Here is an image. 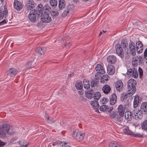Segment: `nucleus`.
<instances>
[{
    "instance_id": "f257e3e1",
    "label": "nucleus",
    "mask_w": 147,
    "mask_h": 147,
    "mask_svg": "<svg viewBox=\"0 0 147 147\" xmlns=\"http://www.w3.org/2000/svg\"><path fill=\"white\" fill-rule=\"evenodd\" d=\"M14 132L8 124L2 125L0 127V138H4L7 137V134L13 135Z\"/></svg>"
},
{
    "instance_id": "f03ea898",
    "label": "nucleus",
    "mask_w": 147,
    "mask_h": 147,
    "mask_svg": "<svg viewBox=\"0 0 147 147\" xmlns=\"http://www.w3.org/2000/svg\"><path fill=\"white\" fill-rule=\"evenodd\" d=\"M127 107L126 105L124 107L122 105H120L118 107V112L119 114V116H118L116 119V122L119 124L123 121V118L125 110Z\"/></svg>"
},
{
    "instance_id": "7ed1b4c3",
    "label": "nucleus",
    "mask_w": 147,
    "mask_h": 147,
    "mask_svg": "<svg viewBox=\"0 0 147 147\" xmlns=\"http://www.w3.org/2000/svg\"><path fill=\"white\" fill-rule=\"evenodd\" d=\"M136 84V81L134 79H131L129 80L127 82V93L128 94H133L136 91L135 85Z\"/></svg>"
},
{
    "instance_id": "20e7f679",
    "label": "nucleus",
    "mask_w": 147,
    "mask_h": 147,
    "mask_svg": "<svg viewBox=\"0 0 147 147\" xmlns=\"http://www.w3.org/2000/svg\"><path fill=\"white\" fill-rule=\"evenodd\" d=\"M129 47L130 51L127 50L125 52L127 54L131 53L132 55L135 56L136 54V47L135 43L131 40L129 43Z\"/></svg>"
},
{
    "instance_id": "39448f33",
    "label": "nucleus",
    "mask_w": 147,
    "mask_h": 147,
    "mask_svg": "<svg viewBox=\"0 0 147 147\" xmlns=\"http://www.w3.org/2000/svg\"><path fill=\"white\" fill-rule=\"evenodd\" d=\"M115 48L116 53L122 59L123 58L124 52L121 45L119 43L115 45Z\"/></svg>"
},
{
    "instance_id": "423d86ee",
    "label": "nucleus",
    "mask_w": 147,
    "mask_h": 147,
    "mask_svg": "<svg viewBox=\"0 0 147 147\" xmlns=\"http://www.w3.org/2000/svg\"><path fill=\"white\" fill-rule=\"evenodd\" d=\"M85 134L80 131L77 129L73 133V137L75 139L79 140H83L84 138Z\"/></svg>"
},
{
    "instance_id": "0eeeda50",
    "label": "nucleus",
    "mask_w": 147,
    "mask_h": 147,
    "mask_svg": "<svg viewBox=\"0 0 147 147\" xmlns=\"http://www.w3.org/2000/svg\"><path fill=\"white\" fill-rule=\"evenodd\" d=\"M37 16V18L40 17V14L38 13H37V11L35 9L32 10L29 13L28 15V18L32 22H34L36 20V18Z\"/></svg>"
},
{
    "instance_id": "6e6552de",
    "label": "nucleus",
    "mask_w": 147,
    "mask_h": 147,
    "mask_svg": "<svg viewBox=\"0 0 147 147\" xmlns=\"http://www.w3.org/2000/svg\"><path fill=\"white\" fill-rule=\"evenodd\" d=\"M127 75L134 78H137L138 76V73L137 71V69L135 67H133L128 69L127 71Z\"/></svg>"
},
{
    "instance_id": "1a4fd4ad",
    "label": "nucleus",
    "mask_w": 147,
    "mask_h": 147,
    "mask_svg": "<svg viewBox=\"0 0 147 147\" xmlns=\"http://www.w3.org/2000/svg\"><path fill=\"white\" fill-rule=\"evenodd\" d=\"M134 113L133 117L136 120L140 119L142 118L143 115L144 114L143 112L140 110H137L136 109H135L132 111Z\"/></svg>"
},
{
    "instance_id": "9d476101",
    "label": "nucleus",
    "mask_w": 147,
    "mask_h": 147,
    "mask_svg": "<svg viewBox=\"0 0 147 147\" xmlns=\"http://www.w3.org/2000/svg\"><path fill=\"white\" fill-rule=\"evenodd\" d=\"M73 8V6L71 4L68 5L63 13L62 14V16L63 17H65L69 16L71 13Z\"/></svg>"
},
{
    "instance_id": "9b49d317",
    "label": "nucleus",
    "mask_w": 147,
    "mask_h": 147,
    "mask_svg": "<svg viewBox=\"0 0 147 147\" xmlns=\"http://www.w3.org/2000/svg\"><path fill=\"white\" fill-rule=\"evenodd\" d=\"M41 16L42 17L41 18V20L43 22L48 23L51 21L52 19L50 13H46V12L45 11L43 15H41Z\"/></svg>"
},
{
    "instance_id": "f8f14e48",
    "label": "nucleus",
    "mask_w": 147,
    "mask_h": 147,
    "mask_svg": "<svg viewBox=\"0 0 147 147\" xmlns=\"http://www.w3.org/2000/svg\"><path fill=\"white\" fill-rule=\"evenodd\" d=\"M26 6L25 12L27 13L29 11L31 10L34 7V2L33 1H28Z\"/></svg>"
},
{
    "instance_id": "ddd939ff",
    "label": "nucleus",
    "mask_w": 147,
    "mask_h": 147,
    "mask_svg": "<svg viewBox=\"0 0 147 147\" xmlns=\"http://www.w3.org/2000/svg\"><path fill=\"white\" fill-rule=\"evenodd\" d=\"M14 8L18 11L21 10L23 8V5L20 1L17 0H15L13 3Z\"/></svg>"
},
{
    "instance_id": "4468645a",
    "label": "nucleus",
    "mask_w": 147,
    "mask_h": 147,
    "mask_svg": "<svg viewBox=\"0 0 147 147\" xmlns=\"http://www.w3.org/2000/svg\"><path fill=\"white\" fill-rule=\"evenodd\" d=\"M8 14V10L7 8V5L5 4L4 6V9L3 11L0 10V20L3 19L4 18H6Z\"/></svg>"
},
{
    "instance_id": "2eb2a0df",
    "label": "nucleus",
    "mask_w": 147,
    "mask_h": 147,
    "mask_svg": "<svg viewBox=\"0 0 147 147\" xmlns=\"http://www.w3.org/2000/svg\"><path fill=\"white\" fill-rule=\"evenodd\" d=\"M110 104L111 105L115 104L117 100V96L116 94L114 93L111 94L109 97Z\"/></svg>"
},
{
    "instance_id": "dca6fc26",
    "label": "nucleus",
    "mask_w": 147,
    "mask_h": 147,
    "mask_svg": "<svg viewBox=\"0 0 147 147\" xmlns=\"http://www.w3.org/2000/svg\"><path fill=\"white\" fill-rule=\"evenodd\" d=\"M108 62L110 64L115 63L117 61V59L116 56L114 55H110L108 56L107 59Z\"/></svg>"
},
{
    "instance_id": "f3484780",
    "label": "nucleus",
    "mask_w": 147,
    "mask_h": 147,
    "mask_svg": "<svg viewBox=\"0 0 147 147\" xmlns=\"http://www.w3.org/2000/svg\"><path fill=\"white\" fill-rule=\"evenodd\" d=\"M115 86L116 90L120 92L123 90V88L122 82L121 81H117L115 84Z\"/></svg>"
},
{
    "instance_id": "a211bd4d",
    "label": "nucleus",
    "mask_w": 147,
    "mask_h": 147,
    "mask_svg": "<svg viewBox=\"0 0 147 147\" xmlns=\"http://www.w3.org/2000/svg\"><path fill=\"white\" fill-rule=\"evenodd\" d=\"M140 110L143 112L144 115L147 114V102H143L142 103Z\"/></svg>"
},
{
    "instance_id": "6ab92c4d",
    "label": "nucleus",
    "mask_w": 147,
    "mask_h": 147,
    "mask_svg": "<svg viewBox=\"0 0 147 147\" xmlns=\"http://www.w3.org/2000/svg\"><path fill=\"white\" fill-rule=\"evenodd\" d=\"M107 70L108 74L110 75H112L114 74L115 71L114 67L112 65H109L107 68Z\"/></svg>"
},
{
    "instance_id": "aec40b11",
    "label": "nucleus",
    "mask_w": 147,
    "mask_h": 147,
    "mask_svg": "<svg viewBox=\"0 0 147 147\" xmlns=\"http://www.w3.org/2000/svg\"><path fill=\"white\" fill-rule=\"evenodd\" d=\"M91 105L95 110V111L96 112H99L98 107H99V103L98 102L95 100L94 101H92L91 102Z\"/></svg>"
},
{
    "instance_id": "412c9836",
    "label": "nucleus",
    "mask_w": 147,
    "mask_h": 147,
    "mask_svg": "<svg viewBox=\"0 0 147 147\" xmlns=\"http://www.w3.org/2000/svg\"><path fill=\"white\" fill-rule=\"evenodd\" d=\"M109 147H124L120 143L115 141L110 142L109 144Z\"/></svg>"
},
{
    "instance_id": "4be33fe9",
    "label": "nucleus",
    "mask_w": 147,
    "mask_h": 147,
    "mask_svg": "<svg viewBox=\"0 0 147 147\" xmlns=\"http://www.w3.org/2000/svg\"><path fill=\"white\" fill-rule=\"evenodd\" d=\"M94 93V91L92 89H91L87 91H86L85 92L86 96L89 99H91L93 97Z\"/></svg>"
},
{
    "instance_id": "5701e85b",
    "label": "nucleus",
    "mask_w": 147,
    "mask_h": 147,
    "mask_svg": "<svg viewBox=\"0 0 147 147\" xmlns=\"http://www.w3.org/2000/svg\"><path fill=\"white\" fill-rule=\"evenodd\" d=\"M102 90L104 93L108 94L110 92L111 90V88L109 85L106 84L102 87Z\"/></svg>"
},
{
    "instance_id": "b1692460",
    "label": "nucleus",
    "mask_w": 147,
    "mask_h": 147,
    "mask_svg": "<svg viewBox=\"0 0 147 147\" xmlns=\"http://www.w3.org/2000/svg\"><path fill=\"white\" fill-rule=\"evenodd\" d=\"M120 45H121L122 47L125 50L126 49H129V44L128 45V42L126 39H124L122 40Z\"/></svg>"
},
{
    "instance_id": "393cba45",
    "label": "nucleus",
    "mask_w": 147,
    "mask_h": 147,
    "mask_svg": "<svg viewBox=\"0 0 147 147\" xmlns=\"http://www.w3.org/2000/svg\"><path fill=\"white\" fill-rule=\"evenodd\" d=\"M37 13H38L40 14V16H41L42 15L43 12L44 11L43 6L41 4H39L37 6L36 8Z\"/></svg>"
},
{
    "instance_id": "a878e982",
    "label": "nucleus",
    "mask_w": 147,
    "mask_h": 147,
    "mask_svg": "<svg viewBox=\"0 0 147 147\" xmlns=\"http://www.w3.org/2000/svg\"><path fill=\"white\" fill-rule=\"evenodd\" d=\"M99 79L98 77H96L92 80V81L90 82L91 87H93L98 86V84L99 82Z\"/></svg>"
},
{
    "instance_id": "bb28decb",
    "label": "nucleus",
    "mask_w": 147,
    "mask_h": 147,
    "mask_svg": "<svg viewBox=\"0 0 147 147\" xmlns=\"http://www.w3.org/2000/svg\"><path fill=\"white\" fill-rule=\"evenodd\" d=\"M134 114L131 112H125V119L128 121H130L131 119V117H133Z\"/></svg>"
},
{
    "instance_id": "cd10ccee",
    "label": "nucleus",
    "mask_w": 147,
    "mask_h": 147,
    "mask_svg": "<svg viewBox=\"0 0 147 147\" xmlns=\"http://www.w3.org/2000/svg\"><path fill=\"white\" fill-rule=\"evenodd\" d=\"M45 51L46 48L43 47H38L35 50L36 52L40 55L43 54L45 52Z\"/></svg>"
},
{
    "instance_id": "c85d7f7f",
    "label": "nucleus",
    "mask_w": 147,
    "mask_h": 147,
    "mask_svg": "<svg viewBox=\"0 0 147 147\" xmlns=\"http://www.w3.org/2000/svg\"><path fill=\"white\" fill-rule=\"evenodd\" d=\"M66 3L64 0H59V8L60 10L63 9L65 7Z\"/></svg>"
},
{
    "instance_id": "c756f323",
    "label": "nucleus",
    "mask_w": 147,
    "mask_h": 147,
    "mask_svg": "<svg viewBox=\"0 0 147 147\" xmlns=\"http://www.w3.org/2000/svg\"><path fill=\"white\" fill-rule=\"evenodd\" d=\"M18 73V71L14 68H10L8 73L11 77L15 76Z\"/></svg>"
},
{
    "instance_id": "7c9ffc66",
    "label": "nucleus",
    "mask_w": 147,
    "mask_h": 147,
    "mask_svg": "<svg viewBox=\"0 0 147 147\" xmlns=\"http://www.w3.org/2000/svg\"><path fill=\"white\" fill-rule=\"evenodd\" d=\"M43 9L44 12L46 11V13H50L51 8L48 4H46L43 6Z\"/></svg>"
},
{
    "instance_id": "2f4dec72",
    "label": "nucleus",
    "mask_w": 147,
    "mask_h": 147,
    "mask_svg": "<svg viewBox=\"0 0 147 147\" xmlns=\"http://www.w3.org/2000/svg\"><path fill=\"white\" fill-rule=\"evenodd\" d=\"M110 116L111 118H115V121H116V119L119 115L118 114V112L117 111H115L111 112L110 114Z\"/></svg>"
},
{
    "instance_id": "473e14b6",
    "label": "nucleus",
    "mask_w": 147,
    "mask_h": 147,
    "mask_svg": "<svg viewBox=\"0 0 147 147\" xmlns=\"http://www.w3.org/2000/svg\"><path fill=\"white\" fill-rule=\"evenodd\" d=\"M141 127L143 130L147 131V120H145L141 123Z\"/></svg>"
},
{
    "instance_id": "72a5a7b5",
    "label": "nucleus",
    "mask_w": 147,
    "mask_h": 147,
    "mask_svg": "<svg viewBox=\"0 0 147 147\" xmlns=\"http://www.w3.org/2000/svg\"><path fill=\"white\" fill-rule=\"evenodd\" d=\"M50 15L53 18H55L59 15V13L57 10H54L51 11L49 13Z\"/></svg>"
},
{
    "instance_id": "f704fd0d",
    "label": "nucleus",
    "mask_w": 147,
    "mask_h": 147,
    "mask_svg": "<svg viewBox=\"0 0 147 147\" xmlns=\"http://www.w3.org/2000/svg\"><path fill=\"white\" fill-rule=\"evenodd\" d=\"M123 131L124 134L127 135L132 136L133 132L130 131L127 127H125L123 129Z\"/></svg>"
},
{
    "instance_id": "c9c22d12",
    "label": "nucleus",
    "mask_w": 147,
    "mask_h": 147,
    "mask_svg": "<svg viewBox=\"0 0 147 147\" xmlns=\"http://www.w3.org/2000/svg\"><path fill=\"white\" fill-rule=\"evenodd\" d=\"M139 96H136L135 98L133 103V106L134 108H136L138 106L139 103Z\"/></svg>"
},
{
    "instance_id": "e433bc0d",
    "label": "nucleus",
    "mask_w": 147,
    "mask_h": 147,
    "mask_svg": "<svg viewBox=\"0 0 147 147\" xmlns=\"http://www.w3.org/2000/svg\"><path fill=\"white\" fill-rule=\"evenodd\" d=\"M128 94V93L127 94L125 93L121 94L120 97L121 100L123 101H124L125 99H126L129 97V96Z\"/></svg>"
},
{
    "instance_id": "4c0bfd02",
    "label": "nucleus",
    "mask_w": 147,
    "mask_h": 147,
    "mask_svg": "<svg viewBox=\"0 0 147 147\" xmlns=\"http://www.w3.org/2000/svg\"><path fill=\"white\" fill-rule=\"evenodd\" d=\"M132 63L134 67H136L138 65V60L136 59L135 57H134L132 58Z\"/></svg>"
},
{
    "instance_id": "58836bf2",
    "label": "nucleus",
    "mask_w": 147,
    "mask_h": 147,
    "mask_svg": "<svg viewBox=\"0 0 147 147\" xmlns=\"http://www.w3.org/2000/svg\"><path fill=\"white\" fill-rule=\"evenodd\" d=\"M49 3L51 6L55 7L57 5V0H50Z\"/></svg>"
},
{
    "instance_id": "ea45409f",
    "label": "nucleus",
    "mask_w": 147,
    "mask_h": 147,
    "mask_svg": "<svg viewBox=\"0 0 147 147\" xmlns=\"http://www.w3.org/2000/svg\"><path fill=\"white\" fill-rule=\"evenodd\" d=\"M105 70L103 67H102V69L98 71L97 72V73L95 75V77H98V76L100 75V74L102 75L105 74Z\"/></svg>"
},
{
    "instance_id": "a19ab883",
    "label": "nucleus",
    "mask_w": 147,
    "mask_h": 147,
    "mask_svg": "<svg viewBox=\"0 0 147 147\" xmlns=\"http://www.w3.org/2000/svg\"><path fill=\"white\" fill-rule=\"evenodd\" d=\"M83 85L84 88L87 89H88L90 87V84L89 81L84 82Z\"/></svg>"
},
{
    "instance_id": "79ce46f5",
    "label": "nucleus",
    "mask_w": 147,
    "mask_h": 147,
    "mask_svg": "<svg viewBox=\"0 0 147 147\" xmlns=\"http://www.w3.org/2000/svg\"><path fill=\"white\" fill-rule=\"evenodd\" d=\"M94 99L95 100H98L100 98L101 95L98 92H96L94 94Z\"/></svg>"
},
{
    "instance_id": "37998d69",
    "label": "nucleus",
    "mask_w": 147,
    "mask_h": 147,
    "mask_svg": "<svg viewBox=\"0 0 147 147\" xmlns=\"http://www.w3.org/2000/svg\"><path fill=\"white\" fill-rule=\"evenodd\" d=\"M75 86L77 89H81L82 88V84L81 82H78L76 83Z\"/></svg>"
},
{
    "instance_id": "c03bdc74",
    "label": "nucleus",
    "mask_w": 147,
    "mask_h": 147,
    "mask_svg": "<svg viewBox=\"0 0 147 147\" xmlns=\"http://www.w3.org/2000/svg\"><path fill=\"white\" fill-rule=\"evenodd\" d=\"M108 109V106H107L103 105L100 107L99 110L100 111L104 112L107 111Z\"/></svg>"
},
{
    "instance_id": "a18cd8bd",
    "label": "nucleus",
    "mask_w": 147,
    "mask_h": 147,
    "mask_svg": "<svg viewBox=\"0 0 147 147\" xmlns=\"http://www.w3.org/2000/svg\"><path fill=\"white\" fill-rule=\"evenodd\" d=\"M32 61H28L25 65V67L27 69H30L33 67L34 66L32 65Z\"/></svg>"
},
{
    "instance_id": "49530a36",
    "label": "nucleus",
    "mask_w": 147,
    "mask_h": 147,
    "mask_svg": "<svg viewBox=\"0 0 147 147\" xmlns=\"http://www.w3.org/2000/svg\"><path fill=\"white\" fill-rule=\"evenodd\" d=\"M136 48H143V45L140 41H139L136 42Z\"/></svg>"
},
{
    "instance_id": "de8ad7c7",
    "label": "nucleus",
    "mask_w": 147,
    "mask_h": 147,
    "mask_svg": "<svg viewBox=\"0 0 147 147\" xmlns=\"http://www.w3.org/2000/svg\"><path fill=\"white\" fill-rule=\"evenodd\" d=\"M45 118H47V121L49 123V124L53 123H54L55 121V120H54L52 118H51L50 119V118L49 117H47L46 115H45Z\"/></svg>"
},
{
    "instance_id": "09e8293b",
    "label": "nucleus",
    "mask_w": 147,
    "mask_h": 147,
    "mask_svg": "<svg viewBox=\"0 0 147 147\" xmlns=\"http://www.w3.org/2000/svg\"><path fill=\"white\" fill-rule=\"evenodd\" d=\"M138 71L139 74V77L142 78L143 75V71L142 69L140 67H138Z\"/></svg>"
},
{
    "instance_id": "8fccbe9b",
    "label": "nucleus",
    "mask_w": 147,
    "mask_h": 147,
    "mask_svg": "<svg viewBox=\"0 0 147 147\" xmlns=\"http://www.w3.org/2000/svg\"><path fill=\"white\" fill-rule=\"evenodd\" d=\"M25 141L22 140H21L19 142V144L21 146V147H27L28 146V144H25V145L23 144H24V143Z\"/></svg>"
},
{
    "instance_id": "3c124183",
    "label": "nucleus",
    "mask_w": 147,
    "mask_h": 147,
    "mask_svg": "<svg viewBox=\"0 0 147 147\" xmlns=\"http://www.w3.org/2000/svg\"><path fill=\"white\" fill-rule=\"evenodd\" d=\"M103 67L101 65V64H98L96 66V67H95V69L96 71H97L102 69V68Z\"/></svg>"
},
{
    "instance_id": "603ef678",
    "label": "nucleus",
    "mask_w": 147,
    "mask_h": 147,
    "mask_svg": "<svg viewBox=\"0 0 147 147\" xmlns=\"http://www.w3.org/2000/svg\"><path fill=\"white\" fill-rule=\"evenodd\" d=\"M102 104H105V102L108 101V99L107 98L103 97L100 100Z\"/></svg>"
},
{
    "instance_id": "864d4df0",
    "label": "nucleus",
    "mask_w": 147,
    "mask_h": 147,
    "mask_svg": "<svg viewBox=\"0 0 147 147\" xmlns=\"http://www.w3.org/2000/svg\"><path fill=\"white\" fill-rule=\"evenodd\" d=\"M138 60H139L140 64H142L143 63V59L142 56H139L138 58Z\"/></svg>"
},
{
    "instance_id": "5fc2aeb1",
    "label": "nucleus",
    "mask_w": 147,
    "mask_h": 147,
    "mask_svg": "<svg viewBox=\"0 0 147 147\" xmlns=\"http://www.w3.org/2000/svg\"><path fill=\"white\" fill-rule=\"evenodd\" d=\"M133 137H139L141 138L142 137V135L140 134L137 133L136 134H134V133H133L132 136Z\"/></svg>"
},
{
    "instance_id": "6e6d98bb",
    "label": "nucleus",
    "mask_w": 147,
    "mask_h": 147,
    "mask_svg": "<svg viewBox=\"0 0 147 147\" xmlns=\"http://www.w3.org/2000/svg\"><path fill=\"white\" fill-rule=\"evenodd\" d=\"M62 146L63 147H71L67 144V143L65 142L62 143Z\"/></svg>"
},
{
    "instance_id": "4d7b16f0",
    "label": "nucleus",
    "mask_w": 147,
    "mask_h": 147,
    "mask_svg": "<svg viewBox=\"0 0 147 147\" xmlns=\"http://www.w3.org/2000/svg\"><path fill=\"white\" fill-rule=\"evenodd\" d=\"M143 48H136V51L138 53H140L142 52Z\"/></svg>"
},
{
    "instance_id": "13d9d810",
    "label": "nucleus",
    "mask_w": 147,
    "mask_h": 147,
    "mask_svg": "<svg viewBox=\"0 0 147 147\" xmlns=\"http://www.w3.org/2000/svg\"><path fill=\"white\" fill-rule=\"evenodd\" d=\"M7 21L5 20L4 19L3 20L0 22V26L3 25L7 23Z\"/></svg>"
},
{
    "instance_id": "bf43d9fd",
    "label": "nucleus",
    "mask_w": 147,
    "mask_h": 147,
    "mask_svg": "<svg viewBox=\"0 0 147 147\" xmlns=\"http://www.w3.org/2000/svg\"><path fill=\"white\" fill-rule=\"evenodd\" d=\"M109 77L108 75H105L102 76V78L105 80H108V78Z\"/></svg>"
},
{
    "instance_id": "052dcab7",
    "label": "nucleus",
    "mask_w": 147,
    "mask_h": 147,
    "mask_svg": "<svg viewBox=\"0 0 147 147\" xmlns=\"http://www.w3.org/2000/svg\"><path fill=\"white\" fill-rule=\"evenodd\" d=\"M144 58H146L147 56V48L146 49L144 53Z\"/></svg>"
},
{
    "instance_id": "680f3d73",
    "label": "nucleus",
    "mask_w": 147,
    "mask_h": 147,
    "mask_svg": "<svg viewBox=\"0 0 147 147\" xmlns=\"http://www.w3.org/2000/svg\"><path fill=\"white\" fill-rule=\"evenodd\" d=\"M5 143L1 141L0 140V147L4 145Z\"/></svg>"
},
{
    "instance_id": "e2e57ef3",
    "label": "nucleus",
    "mask_w": 147,
    "mask_h": 147,
    "mask_svg": "<svg viewBox=\"0 0 147 147\" xmlns=\"http://www.w3.org/2000/svg\"><path fill=\"white\" fill-rule=\"evenodd\" d=\"M113 109V107H111L110 108H109L108 107V109H107V111L108 112H110Z\"/></svg>"
},
{
    "instance_id": "0e129e2a",
    "label": "nucleus",
    "mask_w": 147,
    "mask_h": 147,
    "mask_svg": "<svg viewBox=\"0 0 147 147\" xmlns=\"http://www.w3.org/2000/svg\"><path fill=\"white\" fill-rule=\"evenodd\" d=\"M71 45V44L70 42H68L67 45H66V47L68 48Z\"/></svg>"
},
{
    "instance_id": "69168bd1",
    "label": "nucleus",
    "mask_w": 147,
    "mask_h": 147,
    "mask_svg": "<svg viewBox=\"0 0 147 147\" xmlns=\"http://www.w3.org/2000/svg\"><path fill=\"white\" fill-rule=\"evenodd\" d=\"M80 97L82 101H86V99H84V97L83 96H80Z\"/></svg>"
},
{
    "instance_id": "338daca9",
    "label": "nucleus",
    "mask_w": 147,
    "mask_h": 147,
    "mask_svg": "<svg viewBox=\"0 0 147 147\" xmlns=\"http://www.w3.org/2000/svg\"><path fill=\"white\" fill-rule=\"evenodd\" d=\"M105 81L106 80H104V79H103V78H102L101 79V80L100 81V82L102 83H104Z\"/></svg>"
},
{
    "instance_id": "774afa93",
    "label": "nucleus",
    "mask_w": 147,
    "mask_h": 147,
    "mask_svg": "<svg viewBox=\"0 0 147 147\" xmlns=\"http://www.w3.org/2000/svg\"><path fill=\"white\" fill-rule=\"evenodd\" d=\"M78 94L80 95H82L83 94V92L81 90L80 91H79Z\"/></svg>"
}]
</instances>
